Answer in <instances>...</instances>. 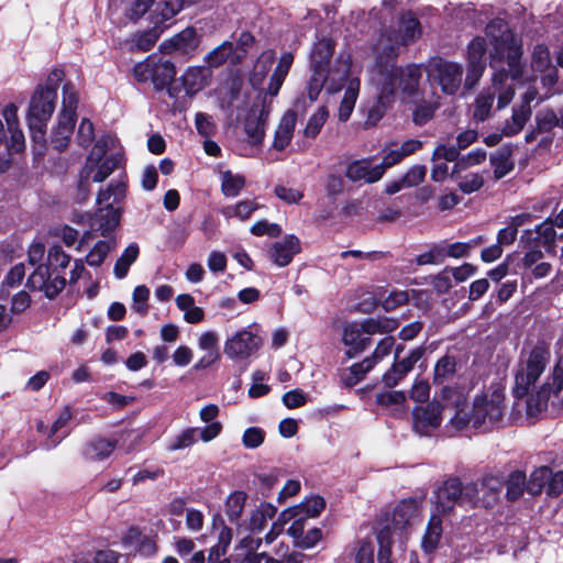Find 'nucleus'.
Returning <instances> with one entry per match:
<instances>
[{"mask_svg":"<svg viewBox=\"0 0 563 563\" xmlns=\"http://www.w3.org/2000/svg\"><path fill=\"white\" fill-rule=\"evenodd\" d=\"M551 360L550 350L544 345H536L529 351H521L514 368L516 398L527 397V415L538 417L548 409L549 404L563 408V356H560L543 385L529 395L545 372Z\"/></svg>","mask_w":563,"mask_h":563,"instance_id":"obj_1","label":"nucleus"},{"mask_svg":"<svg viewBox=\"0 0 563 563\" xmlns=\"http://www.w3.org/2000/svg\"><path fill=\"white\" fill-rule=\"evenodd\" d=\"M485 34L492 46L489 64L492 68L496 69L493 76V86L489 89L495 91V96L497 95L498 109H503L511 102L515 96L512 84H507L508 78L517 80L522 76V48L503 19L490 21L486 25Z\"/></svg>","mask_w":563,"mask_h":563,"instance_id":"obj_2","label":"nucleus"},{"mask_svg":"<svg viewBox=\"0 0 563 563\" xmlns=\"http://www.w3.org/2000/svg\"><path fill=\"white\" fill-rule=\"evenodd\" d=\"M442 398L454 408V415L449 423L456 430L467 427L487 431L499 426L505 412V394L501 389H494L476 395L471 410H466L465 394L451 386L442 388Z\"/></svg>","mask_w":563,"mask_h":563,"instance_id":"obj_3","label":"nucleus"},{"mask_svg":"<svg viewBox=\"0 0 563 563\" xmlns=\"http://www.w3.org/2000/svg\"><path fill=\"white\" fill-rule=\"evenodd\" d=\"M334 53V42L331 38H320L313 44L310 53V78L308 81V97L314 101L325 87L331 93L341 89L340 81L347 80L351 70L349 59H338L330 69V62Z\"/></svg>","mask_w":563,"mask_h":563,"instance_id":"obj_4","label":"nucleus"},{"mask_svg":"<svg viewBox=\"0 0 563 563\" xmlns=\"http://www.w3.org/2000/svg\"><path fill=\"white\" fill-rule=\"evenodd\" d=\"M395 59L375 57V65L372 69L371 80L379 90L378 100L382 106L390 102L397 91L411 97L419 86L421 69L417 65H409L406 68L397 67Z\"/></svg>","mask_w":563,"mask_h":563,"instance_id":"obj_5","label":"nucleus"},{"mask_svg":"<svg viewBox=\"0 0 563 563\" xmlns=\"http://www.w3.org/2000/svg\"><path fill=\"white\" fill-rule=\"evenodd\" d=\"M64 71L54 68L44 84L37 85L29 104L26 122L34 143L45 145L46 124L51 119L57 100V89L64 80Z\"/></svg>","mask_w":563,"mask_h":563,"instance_id":"obj_6","label":"nucleus"},{"mask_svg":"<svg viewBox=\"0 0 563 563\" xmlns=\"http://www.w3.org/2000/svg\"><path fill=\"white\" fill-rule=\"evenodd\" d=\"M479 501V487L475 482L462 484L460 478L451 477L443 482L433 493L434 514L448 515L455 506L476 507Z\"/></svg>","mask_w":563,"mask_h":563,"instance_id":"obj_7","label":"nucleus"},{"mask_svg":"<svg viewBox=\"0 0 563 563\" xmlns=\"http://www.w3.org/2000/svg\"><path fill=\"white\" fill-rule=\"evenodd\" d=\"M422 29L418 19L408 12L398 21L397 29H388L380 33L375 46V57L395 59L399 48L415 43L421 35Z\"/></svg>","mask_w":563,"mask_h":563,"instance_id":"obj_8","label":"nucleus"},{"mask_svg":"<svg viewBox=\"0 0 563 563\" xmlns=\"http://www.w3.org/2000/svg\"><path fill=\"white\" fill-rule=\"evenodd\" d=\"M125 192V184L117 181L111 183L106 190H101L97 196V203L99 206L97 219L101 235L104 238L110 236L119 225L121 213L117 205L124 199Z\"/></svg>","mask_w":563,"mask_h":563,"instance_id":"obj_9","label":"nucleus"},{"mask_svg":"<svg viewBox=\"0 0 563 563\" xmlns=\"http://www.w3.org/2000/svg\"><path fill=\"white\" fill-rule=\"evenodd\" d=\"M134 78L140 82L152 81L156 90L165 89L176 75L173 62L158 55H150L133 68Z\"/></svg>","mask_w":563,"mask_h":563,"instance_id":"obj_10","label":"nucleus"},{"mask_svg":"<svg viewBox=\"0 0 563 563\" xmlns=\"http://www.w3.org/2000/svg\"><path fill=\"white\" fill-rule=\"evenodd\" d=\"M448 411L454 415L453 406L448 405L441 393L440 399H434L426 406H419L412 410L413 430L420 435H430L441 426L443 415Z\"/></svg>","mask_w":563,"mask_h":563,"instance_id":"obj_11","label":"nucleus"},{"mask_svg":"<svg viewBox=\"0 0 563 563\" xmlns=\"http://www.w3.org/2000/svg\"><path fill=\"white\" fill-rule=\"evenodd\" d=\"M428 74L439 84L444 93L453 96L461 87L463 66L455 62L434 57L428 64Z\"/></svg>","mask_w":563,"mask_h":563,"instance_id":"obj_12","label":"nucleus"},{"mask_svg":"<svg viewBox=\"0 0 563 563\" xmlns=\"http://www.w3.org/2000/svg\"><path fill=\"white\" fill-rule=\"evenodd\" d=\"M121 156L113 154L99 163H86L78 183V198L85 200L89 194V181L101 183L120 165Z\"/></svg>","mask_w":563,"mask_h":563,"instance_id":"obj_13","label":"nucleus"},{"mask_svg":"<svg viewBox=\"0 0 563 563\" xmlns=\"http://www.w3.org/2000/svg\"><path fill=\"white\" fill-rule=\"evenodd\" d=\"M261 345L262 339L257 334L243 329L225 341L224 354L231 360L244 361L257 352Z\"/></svg>","mask_w":563,"mask_h":563,"instance_id":"obj_14","label":"nucleus"},{"mask_svg":"<svg viewBox=\"0 0 563 563\" xmlns=\"http://www.w3.org/2000/svg\"><path fill=\"white\" fill-rule=\"evenodd\" d=\"M66 286L64 276L51 272L49 266L40 264L26 280L31 290L43 291L48 299L55 298Z\"/></svg>","mask_w":563,"mask_h":563,"instance_id":"obj_15","label":"nucleus"},{"mask_svg":"<svg viewBox=\"0 0 563 563\" xmlns=\"http://www.w3.org/2000/svg\"><path fill=\"white\" fill-rule=\"evenodd\" d=\"M487 52V43L485 37L476 36L467 46V70L464 81L466 89H473L482 78L486 68L485 55Z\"/></svg>","mask_w":563,"mask_h":563,"instance_id":"obj_16","label":"nucleus"},{"mask_svg":"<svg viewBox=\"0 0 563 563\" xmlns=\"http://www.w3.org/2000/svg\"><path fill=\"white\" fill-rule=\"evenodd\" d=\"M271 112L269 106L265 100L262 104H254L246 115L243 128L246 134V141L253 146H261L266 131L267 118Z\"/></svg>","mask_w":563,"mask_h":563,"instance_id":"obj_17","label":"nucleus"},{"mask_svg":"<svg viewBox=\"0 0 563 563\" xmlns=\"http://www.w3.org/2000/svg\"><path fill=\"white\" fill-rule=\"evenodd\" d=\"M221 422L209 423L202 429L187 428L169 442L167 450L174 452L190 448L197 443L199 439L203 442H210L221 433Z\"/></svg>","mask_w":563,"mask_h":563,"instance_id":"obj_18","label":"nucleus"},{"mask_svg":"<svg viewBox=\"0 0 563 563\" xmlns=\"http://www.w3.org/2000/svg\"><path fill=\"white\" fill-rule=\"evenodd\" d=\"M199 45V37L194 27H186L172 38L164 41L159 48L165 54L178 53L192 55Z\"/></svg>","mask_w":563,"mask_h":563,"instance_id":"obj_19","label":"nucleus"},{"mask_svg":"<svg viewBox=\"0 0 563 563\" xmlns=\"http://www.w3.org/2000/svg\"><path fill=\"white\" fill-rule=\"evenodd\" d=\"M300 251V240L296 235L289 234L283 241L273 243L267 254L275 265L285 267L290 264L294 256Z\"/></svg>","mask_w":563,"mask_h":563,"instance_id":"obj_20","label":"nucleus"},{"mask_svg":"<svg viewBox=\"0 0 563 563\" xmlns=\"http://www.w3.org/2000/svg\"><path fill=\"white\" fill-rule=\"evenodd\" d=\"M371 338L366 336L358 322H350L343 328L342 343L347 347L345 354L349 358L364 352L371 344Z\"/></svg>","mask_w":563,"mask_h":563,"instance_id":"obj_21","label":"nucleus"},{"mask_svg":"<svg viewBox=\"0 0 563 563\" xmlns=\"http://www.w3.org/2000/svg\"><path fill=\"white\" fill-rule=\"evenodd\" d=\"M122 545L129 553H139L146 558L152 556L157 551L155 541L136 528H130L123 534Z\"/></svg>","mask_w":563,"mask_h":563,"instance_id":"obj_22","label":"nucleus"},{"mask_svg":"<svg viewBox=\"0 0 563 563\" xmlns=\"http://www.w3.org/2000/svg\"><path fill=\"white\" fill-rule=\"evenodd\" d=\"M384 175V166L375 165L372 166L369 161L362 159L351 163L345 172V176L351 181H365L373 184L378 181Z\"/></svg>","mask_w":563,"mask_h":563,"instance_id":"obj_23","label":"nucleus"},{"mask_svg":"<svg viewBox=\"0 0 563 563\" xmlns=\"http://www.w3.org/2000/svg\"><path fill=\"white\" fill-rule=\"evenodd\" d=\"M554 220L548 218L544 222L537 225L534 230H526L520 236L521 243L528 245L534 243L537 246H551L555 240Z\"/></svg>","mask_w":563,"mask_h":563,"instance_id":"obj_24","label":"nucleus"},{"mask_svg":"<svg viewBox=\"0 0 563 563\" xmlns=\"http://www.w3.org/2000/svg\"><path fill=\"white\" fill-rule=\"evenodd\" d=\"M421 503L417 499H404L394 509L393 529L404 530L420 515Z\"/></svg>","mask_w":563,"mask_h":563,"instance_id":"obj_25","label":"nucleus"},{"mask_svg":"<svg viewBox=\"0 0 563 563\" xmlns=\"http://www.w3.org/2000/svg\"><path fill=\"white\" fill-rule=\"evenodd\" d=\"M210 78L211 70L208 66H194L183 74L180 81L186 95L191 97L202 90Z\"/></svg>","mask_w":563,"mask_h":563,"instance_id":"obj_26","label":"nucleus"},{"mask_svg":"<svg viewBox=\"0 0 563 563\" xmlns=\"http://www.w3.org/2000/svg\"><path fill=\"white\" fill-rule=\"evenodd\" d=\"M241 54L235 52L233 42L224 41L206 55L205 62L209 69L220 67L227 62L236 65L241 63Z\"/></svg>","mask_w":563,"mask_h":563,"instance_id":"obj_27","label":"nucleus"},{"mask_svg":"<svg viewBox=\"0 0 563 563\" xmlns=\"http://www.w3.org/2000/svg\"><path fill=\"white\" fill-rule=\"evenodd\" d=\"M512 156L514 147L510 144H505L490 154L489 162L496 180L504 178L514 169Z\"/></svg>","mask_w":563,"mask_h":563,"instance_id":"obj_28","label":"nucleus"},{"mask_svg":"<svg viewBox=\"0 0 563 563\" xmlns=\"http://www.w3.org/2000/svg\"><path fill=\"white\" fill-rule=\"evenodd\" d=\"M297 122V114L292 110H288L279 121V124L275 131L274 141L272 147L276 151L285 150L292 136Z\"/></svg>","mask_w":563,"mask_h":563,"instance_id":"obj_29","label":"nucleus"},{"mask_svg":"<svg viewBox=\"0 0 563 563\" xmlns=\"http://www.w3.org/2000/svg\"><path fill=\"white\" fill-rule=\"evenodd\" d=\"M115 446L117 440L95 437L85 444L82 454L87 460L102 461L110 456Z\"/></svg>","mask_w":563,"mask_h":563,"instance_id":"obj_30","label":"nucleus"},{"mask_svg":"<svg viewBox=\"0 0 563 563\" xmlns=\"http://www.w3.org/2000/svg\"><path fill=\"white\" fill-rule=\"evenodd\" d=\"M479 487V501L485 508L493 507L499 497L503 489V481L494 475H486L479 483H476Z\"/></svg>","mask_w":563,"mask_h":563,"instance_id":"obj_31","label":"nucleus"},{"mask_svg":"<svg viewBox=\"0 0 563 563\" xmlns=\"http://www.w3.org/2000/svg\"><path fill=\"white\" fill-rule=\"evenodd\" d=\"M75 122L76 119L58 114L57 125L51 135V144L56 151L63 152L67 148L74 132Z\"/></svg>","mask_w":563,"mask_h":563,"instance_id":"obj_32","label":"nucleus"},{"mask_svg":"<svg viewBox=\"0 0 563 563\" xmlns=\"http://www.w3.org/2000/svg\"><path fill=\"white\" fill-rule=\"evenodd\" d=\"M364 334L366 336L375 334H387L395 331L398 328V321L393 318L378 317V318H366L358 322Z\"/></svg>","mask_w":563,"mask_h":563,"instance_id":"obj_33","label":"nucleus"},{"mask_svg":"<svg viewBox=\"0 0 563 563\" xmlns=\"http://www.w3.org/2000/svg\"><path fill=\"white\" fill-rule=\"evenodd\" d=\"M309 517L301 510V507H289L280 512V520L288 523L291 521L290 527L287 529V533L292 538L297 539L301 537L305 531L306 521Z\"/></svg>","mask_w":563,"mask_h":563,"instance_id":"obj_34","label":"nucleus"},{"mask_svg":"<svg viewBox=\"0 0 563 563\" xmlns=\"http://www.w3.org/2000/svg\"><path fill=\"white\" fill-rule=\"evenodd\" d=\"M360 79L350 78L339 108V120L345 122L350 119L360 92Z\"/></svg>","mask_w":563,"mask_h":563,"instance_id":"obj_35","label":"nucleus"},{"mask_svg":"<svg viewBox=\"0 0 563 563\" xmlns=\"http://www.w3.org/2000/svg\"><path fill=\"white\" fill-rule=\"evenodd\" d=\"M441 536H442L441 516L433 512L429 519L424 536L422 538V542H421L422 550L426 553L433 552L440 542Z\"/></svg>","mask_w":563,"mask_h":563,"instance_id":"obj_36","label":"nucleus"},{"mask_svg":"<svg viewBox=\"0 0 563 563\" xmlns=\"http://www.w3.org/2000/svg\"><path fill=\"white\" fill-rule=\"evenodd\" d=\"M276 511V507L272 504H261L252 511L246 529L253 533L263 531L267 521L274 518Z\"/></svg>","mask_w":563,"mask_h":563,"instance_id":"obj_37","label":"nucleus"},{"mask_svg":"<svg viewBox=\"0 0 563 563\" xmlns=\"http://www.w3.org/2000/svg\"><path fill=\"white\" fill-rule=\"evenodd\" d=\"M532 113L531 108L514 107L510 120H507L503 126V134L505 136H514L521 132L527 121Z\"/></svg>","mask_w":563,"mask_h":563,"instance_id":"obj_38","label":"nucleus"},{"mask_svg":"<svg viewBox=\"0 0 563 563\" xmlns=\"http://www.w3.org/2000/svg\"><path fill=\"white\" fill-rule=\"evenodd\" d=\"M184 0H154L155 23H162L174 18L184 8Z\"/></svg>","mask_w":563,"mask_h":563,"instance_id":"obj_39","label":"nucleus"},{"mask_svg":"<svg viewBox=\"0 0 563 563\" xmlns=\"http://www.w3.org/2000/svg\"><path fill=\"white\" fill-rule=\"evenodd\" d=\"M212 527L213 529L219 530L218 541L208 550V552L227 554L233 538L232 529L229 528L220 517L213 518Z\"/></svg>","mask_w":563,"mask_h":563,"instance_id":"obj_40","label":"nucleus"},{"mask_svg":"<svg viewBox=\"0 0 563 563\" xmlns=\"http://www.w3.org/2000/svg\"><path fill=\"white\" fill-rule=\"evenodd\" d=\"M140 247L136 243H131L117 260L113 268V274L118 279L124 278L131 265L137 260Z\"/></svg>","mask_w":563,"mask_h":563,"instance_id":"obj_41","label":"nucleus"},{"mask_svg":"<svg viewBox=\"0 0 563 563\" xmlns=\"http://www.w3.org/2000/svg\"><path fill=\"white\" fill-rule=\"evenodd\" d=\"M456 373V358L453 355L445 354L438 360L434 366V384H443L452 379Z\"/></svg>","mask_w":563,"mask_h":563,"instance_id":"obj_42","label":"nucleus"},{"mask_svg":"<svg viewBox=\"0 0 563 563\" xmlns=\"http://www.w3.org/2000/svg\"><path fill=\"white\" fill-rule=\"evenodd\" d=\"M495 100V91L490 89L483 90L473 103V118L476 121L483 122L489 118L492 108Z\"/></svg>","mask_w":563,"mask_h":563,"instance_id":"obj_43","label":"nucleus"},{"mask_svg":"<svg viewBox=\"0 0 563 563\" xmlns=\"http://www.w3.org/2000/svg\"><path fill=\"white\" fill-rule=\"evenodd\" d=\"M246 499V494L238 490L230 494L225 500V515L228 516L230 522L236 523L239 528L241 527L239 525V520L243 514Z\"/></svg>","mask_w":563,"mask_h":563,"instance_id":"obj_44","label":"nucleus"},{"mask_svg":"<svg viewBox=\"0 0 563 563\" xmlns=\"http://www.w3.org/2000/svg\"><path fill=\"white\" fill-rule=\"evenodd\" d=\"M376 364L372 361V358L365 357L362 362L355 363L350 367V372L347 374H343L341 376V380L344 386L353 387L358 382H361L364 376L374 368Z\"/></svg>","mask_w":563,"mask_h":563,"instance_id":"obj_45","label":"nucleus"},{"mask_svg":"<svg viewBox=\"0 0 563 563\" xmlns=\"http://www.w3.org/2000/svg\"><path fill=\"white\" fill-rule=\"evenodd\" d=\"M161 35V31L155 26L147 31L134 34L129 41L130 49L147 52L150 51L155 43L157 42Z\"/></svg>","mask_w":563,"mask_h":563,"instance_id":"obj_46","label":"nucleus"},{"mask_svg":"<svg viewBox=\"0 0 563 563\" xmlns=\"http://www.w3.org/2000/svg\"><path fill=\"white\" fill-rule=\"evenodd\" d=\"M244 186V176L233 174L231 170L221 173V191L225 197L234 198L239 196Z\"/></svg>","mask_w":563,"mask_h":563,"instance_id":"obj_47","label":"nucleus"},{"mask_svg":"<svg viewBox=\"0 0 563 563\" xmlns=\"http://www.w3.org/2000/svg\"><path fill=\"white\" fill-rule=\"evenodd\" d=\"M260 208L255 200H242L235 205L228 206L221 210L225 218H239L242 221L247 220L254 211Z\"/></svg>","mask_w":563,"mask_h":563,"instance_id":"obj_48","label":"nucleus"},{"mask_svg":"<svg viewBox=\"0 0 563 563\" xmlns=\"http://www.w3.org/2000/svg\"><path fill=\"white\" fill-rule=\"evenodd\" d=\"M78 92L71 82H66L63 86V100L60 117L76 119V111L78 106Z\"/></svg>","mask_w":563,"mask_h":563,"instance_id":"obj_49","label":"nucleus"},{"mask_svg":"<svg viewBox=\"0 0 563 563\" xmlns=\"http://www.w3.org/2000/svg\"><path fill=\"white\" fill-rule=\"evenodd\" d=\"M526 474L521 471L512 472L506 482V495L511 501L517 500L522 495L525 488H527Z\"/></svg>","mask_w":563,"mask_h":563,"instance_id":"obj_50","label":"nucleus"},{"mask_svg":"<svg viewBox=\"0 0 563 563\" xmlns=\"http://www.w3.org/2000/svg\"><path fill=\"white\" fill-rule=\"evenodd\" d=\"M329 112L325 107H319L309 118L303 130V135L308 139H314L320 133L322 126L327 122Z\"/></svg>","mask_w":563,"mask_h":563,"instance_id":"obj_51","label":"nucleus"},{"mask_svg":"<svg viewBox=\"0 0 563 563\" xmlns=\"http://www.w3.org/2000/svg\"><path fill=\"white\" fill-rule=\"evenodd\" d=\"M113 246V241H98L86 256V263L89 266L101 265Z\"/></svg>","mask_w":563,"mask_h":563,"instance_id":"obj_52","label":"nucleus"},{"mask_svg":"<svg viewBox=\"0 0 563 563\" xmlns=\"http://www.w3.org/2000/svg\"><path fill=\"white\" fill-rule=\"evenodd\" d=\"M550 475L551 468L548 466H542L532 472L527 485L528 492L532 495L541 493L545 484H549Z\"/></svg>","mask_w":563,"mask_h":563,"instance_id":"obj_53","label":"nucleus"},{"mask_svg":"<svg viewBox=\"0 0 563 563\" xmlns=\"http://www.w3.org/2000/svg\"><path fill=\"white\" fill-rule=\"evenodd\" d=\"M154 4V0H134L124 8V18L129 22H137Z\"/></svg>","mask_w":563,"mask_h":563,"instance_id":"obj_54","label":"nucleus"},{"mask_svg":"<svg viewBox=\"0 0 563 563\" xmlns=\"http://www.w3.org/2000/svg\"><path fill=\"white\" fill-rule=\"evenodd\" d=\"M551 65V56L549 48L542 44L533 47L531 54V67L536 71H544Z\"/></svg>","mask_w":563,"mask_h":563,"instance_id":"obj_55","label":"nucleus"},{"mask_svg":"<svg viewBox=\"0 0 563 563\" xmlns=\"http://www.w3.org/2000/svg\"><path fill=\"white\" fill-rule=\"evenodd\" d=\"M486 159V152L484 150H475L473 152H470L467 155L460 158L451 173V177H455L457 173L461 170L467 168L468 166L478 165L483 163Z\"/></svg>","mask_w":563,"mask_h":563,"instance_id":"obj_56","label":"nucleus"},{"mask_svg":"<svg viewBox=\"0 0 563 563\" xmlns=\"http://www.w3.org/2000/svg\"><path fill=\"white\" fill-rule=\"evenodd\" d=\"M150 298V289L145 285L136 286L133 290L132 299L133 305L132 309L141 317L147 314L148 306L147 300Z\"/></svg>","mask_w":563,"mask_h":563,"instance_id":"obj_57","label":"nucleus"},{"mask_svg":"<svg viewBox=\"0 0 563 563\" xmlns=\"http://www.w3.org/2000/svg\"><path fill=\"white\" fill-rule=\"evenodd\" d=\"M47 261V266L64 269L70 263V255L66 254L60 245L54 244L48 249Z\"/></svg>","mask_w":563,"mask_h":563,"instance_id":"obj_58","label":"nucleus"},{"mask_svg":"<svg viewBox=\"0 0 563 563\" xmlns=\"http://www.w3.org/2000/svg\"><path fill=\"white\" fill-rule=\"evenodd\" d=\"M401 346H397L396 347V352H395V362L402 368L405 369L406 372H411L415 367V365L417 364L418 361H420V358L423 356L424 354V349L419 346V347H416L413 350H411L409 352V354L399 360V353L401 351Z\"/></svg>","mask_w":563,"mask_h":563,"instance_id":"obj_59","label":"nucleus"},{"mask_svg":"<svg viewBox=\"0 0 563 563\" xmlns=\"http://www.w3.org/2000/svg\"><path fill=\"white\" fill-rule=\"evenodd\" d=\"M301 507V510L309 518H317L325 508V500L318 495L306 498L302 503L296 505Z\"/></svg>","mask_w":563,"mask_h":563,"instance_id":"obj_60","label":"nucleus"},{"mask_svg":"<svg viewBox=\"0 0 563 563\" xmlns=\"http://www.w3.org/2000/svg\"><path fill=\"white\" fill-rule=\"evenodd\" d=\"M541 82L543 88L547 89L543 99L550 98L555 93L563 92V82L559 84L558 71L555 69H551L548 74L543 75L541 78Z\"/></svg>","mask_w":563,"mask_h":563,"instance_id":"obj_61","label":"nucleus"},{"mask_svg":"<svg viewBox=\"0 0 563 563\" xmlns=\"http://www.w3.org/2000/svg\"><path fill=\"white\" fill-rule=\"evenodd\" d=\"M444 261V251L442 244H434L431 249L417 256L416 262L418 265L440 264Z\"/></svg>","mask_w":563,"mask_h":563,"instance_id":"obj_62","label":"nucleus"},{"mask_svg":"<svg viewBox=\"0 0 563 563\" xmlns=\"http://www.w3.org/2000/svg\"><path fill=\"white\" fill-rule=\"evenodd\" d=\"M484 177L478 173H471L464 176L459 183V188L464 194H472L484 186Z\"/></svg>","mask_w":563,"mask_h":563,"instance_id":"obj_63","label":"nucleus"},{"mask_svg":"<svg viewBox=\"0 0 563 563\" xmlns=\"http://www.w3.org/2000/svg\"><path fill=\"white\" fill-rule=\"evenodd\" d=\"M265 439V432L257 427L247 428L242 437L243 445L247 449L258 448Z\"/></svg>","mask_w":563,"mask_h":563,"instance_id":"obj_64","label":"nucleus"}]
</instances>
